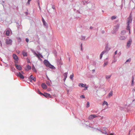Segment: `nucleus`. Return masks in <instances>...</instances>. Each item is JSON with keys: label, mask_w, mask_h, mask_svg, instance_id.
Here are the masks:
<instances>
[{"label": "nucleus", "mask_w": 135, "mask_h": 135, "mask_svg": "<svg viewBox=\"0 0 135 135\" xmlns=\"http://www.w3.org/2000/svg\"><path fill=\"white\" fill-rule=\"evenodd\" d=\"M132 20V17L130 15L129 17L127 18V29L129 31V34H131L130 30V26H129V24L131 23Z\"/></svg>", "instance_id": "f257e3e1"}, {"label": "nucleus", "mask_w": 135, "mask_h": 135, "mask_svg": "<svg viewBox=\"0 0 135 135\" xmlns=\"http://www.w3.org/2000/svg\"><path fill=\"white\" fill-rule=\"evenodd\" d=\"M33 54L36 56L37 57L38 59L40 60H41V59L40 58L41 57L42 58H43V56L40 53L37 54L35 52H33Z\"/></svg>", "instance_id": "f03ea898"}, {"label": "nucleus", "mask_w": 135, "mask_h": 135, "mask_svg": "<svg viewBox=\"0 0 135 135\" xmlns=\"http://www.w3.org/2000/svg\"><path fill=\"white\" fill-rule=\"evenodd\" d=\"M98 116H97L96 114H91L89 116L88 119L89 120H91L95 118L98 117Z\"/></svg>", "instance_id": "7ed1b4c3"}, {"label": "nucleus", "mask_w": 135, "mask_h": 135, "mask_svg": "<svg viewBox=\"0 0 135 135\" xmlns=\"http://www.w3.org/2000/svg\"><path fill=\"white\" fill-rule=\"evenodd\" d=\"M16 75L18 77H19L22 79H23L24 78L23 75L21 74L20 72L17 73L16 74Z\"/></svg>", "instance_id": "20e7f679"}, {"label": "nucleus", "mask_w": 135, "mask_h": 135, "mask_svg": "<svg viewBox=\"0 0 135 135\" xmlns=\"http://www.w3.org/2000/svg\"><path fill=\"white\" fill-rule=\"evenodd\" d=\"M12 41L11 39H7L6 40V43L8 45H11Z\"/></svg>", "instance_id": "39448f33"}, {"label": "nucleus", "mask_w": 135, "mask_h": 135, "mask_svg": "<svg viewBox=\"0 0 135 135\" xmlns=\"http://www.w3.org/2000/svg\"><path fill=\"white\" fill-rule=\"evenodd\" d=\"M15 66L16 67V68L19 70H20L22 69V67L20 65L15 64Z\"/></svg>", "instance_id": "423d86ee"}, {"label": "nucleus", "mask_w": 135, "mask_h": 135, "mask_svg": "<svg viewBox=\"0 0 135 135\" xmlns=\"http://www.w3.org/2000/svg\"><path fill=\"white\" fill-rule=\"evenodd\" d=\"M13 58L16 61H18V56L17 55L15 54H13Z\"/></svg>", "instance_id": "0eeeda50"}, {"label": "nucleus", "mask_w": 135, "mask_h": 135, "mask_svg": "<svg viewBox=\"0 0 135 135\" xmlns=\"http://www.w3.org/2000/svg\"><path fill=\"white\" fill-rule=\"evenodd\" d=\"M43 95L44 96L46 97V98H47L48 97L50 98H51V95L48 93H45Z\"/></svg>", "instance_id": "6e6552de"}, {"label": "nucleus", "mask_w": 135, "mask_h": 135, "mask_svg": "<svg viewBox=\"0 0 135 135\" xmlns=\"http://www.w3.org/2000/svg\"><path fill=\"white\" fill-rule=\"evenodd\" d=\"M42 88L44 89H46L47 88V86L44 83H43L41 85Z\"/></svg>", "instance_id": "1a4fd4ad"}, {"label": "nucleus", "mask_w": 135, "mask_h": 135, "mask_svg": "<svg viewBox=\"0 0 135 135\" xmlns=\"http://www.w3.org/2000/svg\"><path fill=\"white\" fill-rule=\"evenodd\" d=\"M30 78L31 79V80H30V81H31L32 80H33L34 81H35L36 80V78L34 77L33 76L31 75H30Z\"/></svg>", "instance_id": "9d476101"}, {"label": "nucleus", "mask_w": 135, "mask_h": 135, "mask_svg": "<svg viewBox=\"0 0 135 135\" xmlns=\"http://www.w3.org/2000/svg\"><path fill=\"white\" fill-rule=\"evenodd\" d=\"M132 42V40L131 39L129 40L127 43V46L129 47L130 46Z\"/></svg>", "instance_id": "9b49d317"}, {"label": "nucleus", "mask_w": 135, "mask_h": 135, "mask_svg": "<svg viewBox=\"0 0 135 135\" xmlns=\"http://www.w3.org/2000/svg\"><path fill=\"white\" fill-rule=\"evenodd\" d=\"M44 62L46 66H47L50 64L49 61L46 60H45L44 61Z\"/></svg>", "instance_id": "f8f14e48"}, {"label": "nucleus", "mask_w": 135, "mask_h": 135, "mask_svg": "<svg viewBox=\"0 0 135 135\" xmlns=\"http://www.w3.org/2000/svg\"><path fill=\"white\" fill-rule=\"evenodd\" d=\"M79 86H81L82 87H84L86 86V84H83V83H79Z\"/></svg>", "instance_id": "ddd939ff"}, {"label": "nucleus", "mask_w": 135, "mask_h": 135, "mask_svg": "<svg viewBox=\"0 0 135 135\" xmlns=\"http://www.w3.org/2000/svg\"><path fill=\"white\" fill-rule=\"evenodd\" d=\"M67 75H68L67 73H65L63 74L64 76V81H65V80L66 79L67 77Z\"/></svg>", "instance_id": "4468645a"}, {"label": "nucleus", "mask_w": 135, "mask_h": 135, "mask_svg": "<svg viewBox=\"0 0 135 135\" xmlns=\"http://www.w3.org/2000/svg\"><path fill=\"white\" fill-rule=\"evenodd\" d=\"M47 67H49L50 68L52 69H54L55 68V67L54 66L51 64L50 63L49 65Z\"/></svg>", "instance_id": "2eb2a0df"}, {"label": "nucleus", "mask_w": 135, "mask_h": 135, "mask_svg": "<svg viewBox=\"0 0 135 135\" xmlns=\"http://www.w3.org/2000/svg\"><path fill=\"white\" fill-rule=\"evenodd\" d=\"M22 55L24 56H27V52L24 51H22Z\"/></svg>", "instance_id": "dca6fc26"}, {"label": "nucleus", "mask_w": 135, "mask_h": 135, "mask_svg": "<svg viewBox=\"0 0 135 135\" xmlns=\"http://www.w3.org/2000/svg\"><path fill=\"white\" fill-rule=\"evenodd\" d=\"M26 68H27L25 69L26 70H30L31 68V66L29 65L27 66Z\"/></svg>", "instance_id": "f3484780"}, {"label": "nucleus", "mask_w": 135, "mask_h": 135, "mask_svg": "<svg viewBox=\"0 0 135 135\" xmlns=\"http://www.w3.org/2000/svg\"><path fill=\"white\" fill-rule=\"evenodd\" d=\"M105 104H106L107 105V106H108V103L105 101H104V102L102 104V105L103 106V105H104Z\"/></svg>", "instance_id": "a211bd4d"}, {"label": "nucleus", "mask_w": 135, "mask_h": 135, "mask_svg": "<svg viewBox=\"0 0 135 135\" xmlns=\"http://www.w3.org/2000/svg\"><path fill=\"white\" fill-rule=\"evenodd\" d=\"M10 33V31H9V30H7V31L6 33V35L7 36H8L9 35Z\"/></svg>", "instance_id": "6ab92c4d"}, {"label": "nucleus", "mask_w": 135, "mask_h": 135, "mask_svg": "<svg viewBox=\"0 0 135 135\" xmlns=\"http://www.w3.org/2000/svg\"><path fill=\"white\" fill-rule=\"evenodd\" d=\"M104 51H103L102 53H101V54H100V59H101V58H102V56H103V55L104 54Z\"/></svg>", "instance_id": "aec40b11"}, {"label": "nucleus", "mask_w": 135, "mask_h": 135, "mask_svg": "<svg viewBox=\"0 0 135 135\" xmlns=\"http://www.w3.org/2000/svg\"><path fill=\"white\" fill-rule=\"evenodd\" d=\"M113 95V92L112 91H111L108 94V96L109 97H110L111 96H112Z\"/></svg>", "instance_id": "412c9836"}, {"label": "nucleus", "mask_w": 135, "mask_h": 135, "mask_svg": "<svg viewBox=\"0 0 135 135\" xmlns=\"http://www.w3.org/2000/svg\"><path fill=\"white\" fill-rule=\"evenodd\" d=\"M125 39V38L124 36H122L120 37V39L121 40H123Z\"/></svg>", "instance_id": "4be33fe9"}, {"label": "nucleus", "mask_w": 135, "mask_h": 135, "mask_svg": "<svg viewBox=\"0 0 135 135\" xmlns=\"http://www.w3.org/2000/svg\"><path fill=\"white\" fill-rule=\"evenodd\" d=\"M126 31L125 30H123L121 32V34L122 35H124L126 33Z\"/></svg>", "instance_id": "5701e85b"}, {"label": "nucleus", "mask_w": 135, "mask_h": 135, "mask_svg": "<svg viewBox=\"0 0 135 135\" xmlns=\"http://www.w3.org/2000/svg\"><path fill=\"white\" fill-rule=\"evenodd\" d=\"M42 22L43 23V24L44 25H45L46 22L45 21V20H44V19H43V18H42Z\"/></svg>", "instance_id": "b1692460"}, {"label": "nucleus", "mask_w": 135, "mask_h": 135, "mask_svg": "<svg viewBox=\"0 0 135 135\" xmlns=\"http://www.w3.org/2000/svg\"><path fill=\"white\" fill-rule=\"evenodd\" d=\"M111 75H107L106 76V78L107 79H108L109 78L111 77Z\"/></svg>", "instance_id": "393cba45"}, {"label": "nucleus", "mask_w": 135, "mask_h": 135, "mask_svg": "<svg viewBox=\"0 0 135 135\" xmlns=\"http://www.w3.org/2000/svg\"><path fill=\"white\" fill-rule=\"evenodd\" d=\"M108 64V62H104V64L103 65L104 66H105L106 65H107Z\"/></svg>", "instance_id": "a878e982"}, {"label": "nucleus", "mask_w": 135, "mask_h": 135, "mask_svg": "<svg viewBox=\"0 0 135 135\" xmlns=\"http://www.w3.org/2000/svg\"><path fill=\"white\" fill-rule=\"evenodd\" d=\"M32 70L33 71H35V72H36V69H35V67H34V66H33V67H32Z\"/></svg>", "instance_id": "bb28decb"}, {"label": "nucleus", "mask_w": 135, "mask_h": 135, "mask_svg": "<svg viewBox=\"0 0 135 135\" xmlns=\"http://www.w3.org/2000/svg\"><path fill=\"white\" fill-rule=\"evenodd\" d=\"M116 18V17L115 16H113L111 17L112 20H113V19H115Z\"/></svg>", "instance_id": "cd10ccee"}, {"label": "nucleus", "mask_w": 135, "mask_h": 135, "mask_svg": "<svg viewBox=\"0 0 135 135\" xmlns=\"http://www.w3.org/2000/svg\"><path fill=\"white\" fill-rule=\"evenodd\" d=\"M90 106V104L89 103V102H88L87 103V107H89Z\"/></svg>", "instance_id": "c85d7f7f"}, {"label": "nucleus", "mask_w": 135, "mask_h": 135, "mask_svg": "<svg viewBox=\"0 0 135 135\" xmlns=\"http://www.w3.org/2000/svg\"><path fill=\"white\" fill-rule=\"evenodd\" d=\"M38 93L39 94L43 95L44 94L42 93H41V92L39 90H38Z\"/></svg>", "instance_id": "c756f323"}, {"label": "nucleus", "mask_w": 135, "mask_h": 135, "mask_svg": "<svg viewBox=\"0 0 135 135\" xmlns=\"http://www.w3.org/2000/svg\"><path fill=\"white\" fill-rule=\"evenodd\" d=\"M73 76H74V75H73V74L72 75H70V79H72V78H73Z\"/></svg>", "instance_id": "7c9ffc66"}, {"label": "nucleus", "mask_w": 135, "mask_h": 135, "mask_svg": "<svg viewBox=\"0 0 135 135\" xmlns=\"http://www.w3.org/2000/svg\"><path fill=\"white\" fill-rule=\"evenodd\" d=\"M80 97H81V98H85V96L84 95H81L80 96Z\"/></svg>", "instance_id": "2f4dec72"}, {"label": "nucleus", "mask_w": 135, "mask_h": 135, "mask_svg": "<svg viewBox=\"0 0 135 135\" xmlns=\"http://www.w3.org/2000/svg\"><path fill=\"white\" fill-rule=\"evenodd\" d=\"M131 60V59H128L126 61V62H129V61H130Z\"/></svg>", "instance_id": "473e14b6"}, {"label": "nucleus", "mask_w": 135, "mask_h": 135, "mask_svg": "<svg viewBox=\"0 0 135 135\" xmlns=\"http://www.w3.org/2000/svg\"><path fill=\"white\" fill-rule=\"evenodd\" d=\"M85 38V37L84 36H82L81 40H84Z\"/></svg>", "instance_id": "72a5a7b5"}, {"label": "nucleus", "mask_w": 135, "mask_h": 135, "mask_svg": "<svg viewBox=\"0 0 135 135\" xmlns=\"http://www.w3.org/2000/svg\"><path fill=\"white\" fill-rule=\"evenodd\" d=\"M134 77H133L132 80V84H133L134 83Z\"/></svg>", "instance_id": "f704fd0d"}, {"label": "nucleus", "mask_w": 135, "mask_h": 135, "mask_svg": "<svg viewBox=\"0 0 135 135\" xmlns=\"http://www.w3.org/2000/svg\"><path fill=\"white\" fill-rule=\"evenodd\" d=\"M52 8L54 9H55V7L53 5L52 6Z\"/></svg>", "instance_id": "c9c22d12"}, {"label": "nucleus", "mask_w": 135, "mask_h": 135, "mask_svg": "<svg viewBox=\"0 0 135 135\" xmlns=\"http://www.w3.org/2000/svg\"><path fill=\"white\" fill-rule=\"evenodd\" d=\"M26 41L27 42H28L29 41V40L27 38L26 39Z\"/></svg>", "instance_id": "e433bc0d"}, {"label": "nucleus", "mask_w": 135, "mask_h": 135, "mask_svg": "<svg viewBox=\"0 0 135 135\" xmlns=\"http://www.w3.org/2000/svg\"><path fill=\"white\" fill-rule=\"evenodd\" d=\"M20 72L21 73V74H22V75L24 74V73L23 71H21Z\"/></svg>", "instance_id": "4c0bfd02"}, {"label": "nucleus", "mask_w": 135, "mask_h": 135, "mask_svg": "<svg viewBox=\"0 0 135 135\" xmlns=\"http://www.w3.org/2000/svg\"><path fill=\"white\" fill-rule=\"evenodd\" d=\"M31 0H28L27 3H28V4H30V1H31Z\"/></svg>", "instance_id": "58836bf2"}, {"label": "nucleus", "mask_w": 135, "mask_h": 135, "mask_svg": "<svg viewBox=\"0 0 135 135\" xmlns=\"http://www.w3.org/2000/svg\"><path fill=\"white\" fill-rule=\"evenodd\" d=\"M87 88H88V87H87L85 86V88L84 89V90H87Z\"/></svg>", "instance_id": "ea45409f"}, {"label": "nucleus", "mask_w": 135, "mask_h": 135, "mask_svg": "<svg viewBox=\"0 0 135 135\" xmlns=\"http://www.w3.org/2000/svg\"><path fill=\"white\" fill-rule=\"evenodd\" d=\"M46 84H47V85H50V83H49V82H47Z\"/></svg>", "instance_id": "a19ab883"}, {"label": "nucleus", "mask_w": 135, "mask_h": 135, "mask_svg": "<svg viewBox=\"0 0 135 135\" xmlns=\"http://www.w3.org/2000/svg\"><path fill=\"white\" fill-rule=\"evenodd\" d=\"M117 50H116L115 52L114 53V54L115 55L116 54H117Z\"/></svg>", "instance_id": "79ce46f5"}, {"label": "nucleus", "mask_w": 135, "mask_h": 135, "mask_svg": "<svg viewBox=\"0 0 135 135\" xmlns=\"http://www.w3.org/2000/svg\"><path fill=\"white\" fill-rule=\"evenodd\" d=\"M81 50L82 51L83 50L82 47V44H81Z\"/></svg>", "instance_id": "37998d69"}, {"label": "nucleus", "mask_w": 135, "mask_h": 135, "mask_svg": "<svg viewBox=\"0 0 135 135\" xmlns=\"http://www.w3.org/2000/svg\"><path fill=\"white\" fill-rule=\"evenodd\" d=\"M83 2L84 3H87V2L86 1H83Z\"/></svg>", "instance_id": "c03bdc74"}, {"label": "nucleus", "mask_w": 135, "mask_h": 135, "mask_svg": "<svg viewBox=\"0 0 135 135\" xmlns=\"http://www.w3.org/2000/svg\"><path fill=\"white\" fill-rule=\"evenodd\" d=\"M0 44H1V46H2V44L1 42V41H0Z\"/></svg>", "instance_id": "a18cd8bd"}, {"label": "nucleus", "mask_w": 135, "mask_h": 135, "mask_svg": "<svg viewBox=\"0 0 135 135\" xmlns=\"http://www.w3.org/2000/svg\"><path fill=\"white\" fill-rule=\"evenodd\" d=\"M60 64H61V61L59 62V61H58V62Z\"/></svg>", "instance_id": "49530a36"}, {"label": "nucleus", "mask_w": 135, "mask_h": 135, "mask_svg": "<svg viewBox=\"0 0 135 135\" xmlns=\"http://www.w3.org/2000/svg\"><path fill=\"white\" fill-rule=\"evenodd\" d=\"M25 13L26 15L28 14V13L27 12H26Z\"/></svg>", "instance_id": "de8ad7c7"}, {"label": "nucleus", "mask_w": 135, "mask_h": 135, "mask_svg": "<svg viewBox=\"0 0 135 135\" xmlns=\"http://www.w3.org/2000/svg\"><path fill=\"white\" fill-rule=\"evenodd\" d=\"M110 135H113V134L112 133H111L110 134Z\"/></svg>", "instance_id": "09e8293b"}, {"label": "nucleus", "mask_w": 135, "mask_h": 135, "mask_svg": "<svg viewBox=\"0 0 135 135\" xmlns=\"http://www.w3.org/2000/svg\"><path fill=\"white\" fill-rule=\"evenodd\" d=\"M95 71V70H94V69H93V70H92V71H94H94Z\"/></svg>", "instance_id": "8fccbe9b"}, {"label": "nucleus", "mask_w": 135, "mask_h": 135, "mask_svg": "<svg viewBox=\"0 0 135 135\" xmlns=\"http://www.w3.org/2000/svg\"><path fill=\"white\" fill-rule=\"evenodd\" d=\"M38 5L39 6V3H38ZM39 7L40 8V6H39Z\"/></svg>", "instance_id": "3c124183"}, {"label": "nucleus", "mask_w": 135, "mask_h": 135, "mask_svg": "<svg viewBox=\"0 0 135 135\" xmlns=\"http://www.w3.org/2000/svg\"><path fill=\"white\" fill-rule=\"evenodd\" d=\"M103 117H102V118H103Z\"/></svg>", "instance_id": "603ef678"}, {"label": "nucleus", "mask_w": 135, "mask_h": 135, "mask_svg": "<svg viewBox=\"0 0 135 135\" xmlns=\"http://www.w3.org/2000/svg\"><path fill=\"white\" fill-rule=\"evenodd\" d=\"M107 46H106V49H107Z\"/></svg>", "instance_id": "864d4df0"}]
</instances>
